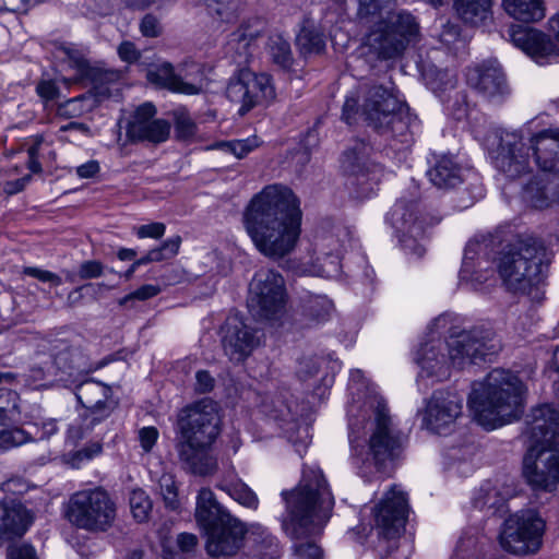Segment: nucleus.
I'll return each instance as SVG.
<instances>
[{
    "label": "nucleus",
    "instance_id": "6e6d98bb",
    "mask_svg": "<svg viewBox=\"0 0 559 559\" xmlns=\"http://www.w3.org/2000/svg\"><path fill=\"white\" fill-rule=\"evenodd\" d=\"M323 365H325V359L322 357H304L298 362V377L301 380H308L310 378L317 377L319 376Z\"/></svg>",
    "mask_w": 559,
    "mask_h": 559
},
{
    "label": "nucleus",
    "instance_id": "f704fd0d",
    "mask_svg": "<svg viewBox=\"0 0 559 559\" xmlns=\"http://www.w3.org/2000/svg\"><path fill=\"white\" fill-rule=\"evenodd\" d=\"M495 0H454L457 16L466 24L480 25L492 16Z\"/></svg>",
    "mask_w": 559,
    "mask_h": 559
},
{
    "label": "nucleus",
    "instance_id": "3c124183",
    "mask_svg": "<svg viewBox=\"0 0 559 559\" xmlns=\"http://www.w3.org/2000/svg\"><path fill=\"white\" fill-rule=\"evenodd\" d=\"M92 99L86 96H79L62 103L58 107V115L64 118H75L90 111Z\"/></svg>",
    "mask_w": 559,
    "mask_h": 559
},
{
    "label": "nucleus",
    "instance_id": "4be33fe9",
    "mask_svg": "<svg viewBox=\"0 0 559 559\" xmlns=\"http://www.w3.org/2000/svg\"><path fill=\"white\" fill-rule=\"evenodd\" d=\"M202 530L206 536V551L212 557L235 555L241 548L247 532L245 525L233 516Z\"/></svg>",
    "mask_w": 559,
    "mask_h": 559
},
{
    "label": "nucleus",
    "instance_id": "ea45409f",
    "mask_svg": "<svg viewBox=\"0 0 559 559\" xmlns=\"http://www.w3.org/2000/svg\"><path fill=\"white\" fill-rule=\"evenodd\" d=\"M342 265L340 263L338 254L324 252L323 257L317 258V263L309 266H304L300 270L301 274L322 276L328 278H336L341 275Z\"/></svg>",
    "mask_w": 559,
    "mask_h": 559
},
{
    "label": "nucleus",
    "instance_id": "a18cd8bd",
    "mask_svg": "<svg viewBox=\"0 0 559 559\" xmlns=\"http://www.w3.org/2000/svg\"><path fill=\"white\" fill-rule=\"evenodd\" d=\"M269 53L273 62L282 68H288L292 64L293 56L290 45L281 35H274L270 37Z\"/></svg>",
    "mask_w": 559,
    "mask_h": 559
},
{
    "label": "nucleus",
    "instance_id": "9d476101",
    "mask_svg": "<svg viewBox=\"0 0 559 559\" xmlns=\"http://www.w3.org/2000/svg\"><path fill=\"white\" fill-rule=\"evenodd\" d=\"M546 248L534 238L520 239L499 253L496 269L503 286L533 302L543 300Z\"/></svg>",
    "mask_w": 559,
    "mask_h": 559
},
{
    "label": "nucleus",
    "instance_id": "bb28decb",
    "mask_svg": "<svg viewBox=\"0 0 559 559\" xmlns=\"http://www.w3.org/2000/svg\"><path fill=\"white\" fill-rule=\"evenodd\" d=\"M427 175L431 183L442 190L453 189L469 177L477 180L475 174L463 169L454 156L448 154L436 156L435 163L428 169Z\"/></svg>",
    "mask_w": 559,
    "mask_h": 559
},
{
    "label": "nucleus",
    "instance_id": "72a5a7b5",
    "mask_svg": "<svg viewBox=\"0 0 559 559\" xmlns=\"http://www.w3.org/2000/svg\"><path fill=\"white\" fill-rule=\"evenodd\" d=\"M515 495L513 484L507 480L495 483L488 481L481 486L477 497L474 499L475 507L483 509H495L502 506L508 499Z\"/></svg>",
    "mask_w": 559,
    "mask_h": 559
},
{
    "label": "nucleus",
    "instance_id": "6ab92c4d",
    "mask_svg": "<svg viewBox=\"0 0 559 559\" xmlns=\"http://www.w3.org/2000/svg\"><path fill=\"white\" fill-rule=\"evenodd\" d=\"M463 400L450 391H436L420 413L421 427L437 435L449 433L462 415Z\"/></svg>",
    "mask_w": 559,
    "mask_h": 559
},
{
    "label": "nucleus",
    "instance_id": "49530a36",
    "mask_svg": "<svg viewBox=\"0 0 559 559\" xmlns=\"http://www.w3.org/2000/svg\"><path fill=\"white\" fill-rule=\"evenodd\" d=\"M257 146H258V140L254 136V138H248L245 140L215 142L207 148L209 150H219V151H223L226 153H230V154L235 155L237 158H242Z\"/></svg>",
    "mask_w": 559,
    "mask_h": 559
},
{
    "label": "nucleus",
    "instance_id": "37998d69",
    "mask_svg": "<svg viewBox=\"0 0 559 559\" xmlns=\"http://www.w3.org/2000/svg\"><path fill=\"white\" fill-rule=\"evenodd\" d=\"M146 76L151 83L179 93V76L178 73H175L171 63L163 62L150 69Z\"/></svg>",
    "mask_w": 559,
    "mask_h": 559
},
{
    "label": "nucleus",
    "instance_id": "4468645a",
    "mask_svg": "<svg viewBox=\"0 0 559 559\" xmlns=\"http://www.w3.org/2000/svg\"><path fill=\"white\" fill-rule=\"evenodd\" d=\"M545 527V521L536 511L518 512L504 522L500 544L515 555L536 552L542 546Z\"/></svg>",
    "mask_w": 559,
    "mask_h": 559
},
{
    "label": "nucleus",
    "instance_id": "c756f323",
    "mask_svg": "<svg viewBox=\"0 0 559 559\" xmlns=\"http://www.w3.org/2000/svg\"><path fill=\"white\" fill-rule=\"evenodd\" d=\"M109 389L97 382L86 381L76 392L79 402L86 408V413H93L100 417H107L115 407V403L108 400Z\"/></svg>",
    "mask_w": 559,
    "mask_h": 559
},
{
    "label": "nucleus",
    "instance_id": "8fccbe9b",
    "mask_svg": "<svg viewBox=\"0 0 559 559\" xmlns=\"http://www.w3.org/2000/svg\"><path fill=\"white\" fill-rule=\"evenodd\" d=\"M332 309L333 302L323 295H310L305 302L306 312L317 321L324 320Z\"/></svg>",
    "mask_w": 559,
    "mask_h": 559
},
{
    "label": "nucleus",
    "instance_id": "39448f33",
    "mask_svg": "<svg viewBox=\"0 0 559 559\" xmlns=\"http://www.w3.org/2000/svg\"><path fill=\"white\" fill-rule=\"evenodd\" d=\"M359 22L369 28L365 46L379 59L400 56L419 36L416 19L406 11H395V0H357Z\"/></svg>",
    "mask_w": 559,
    "mask_h": 559
},
{
    "label": "nucleus",
    "instance_id": "b1692460",
    "mask_svg": "<svg viewBox=\"0 0 559 559\" xmlns=\"http://www.w3.org/2000/svg\"><path fill=\"white\" fill-rule=\"evenodd\" d=\"M226 326L227 329L223 337V348L231 361H243L260 346L261 335L259 331L247 325L239 319H228Z\"/></svg>",
    "mask_w": 559,
    "mask_h": 559
},
{
    "label": "nucleus",
    "instance_id": "4c0bfd02",
    "mask_svg": "<svg viewBox=\"0 0 559 559\" xmlns=\"http://www.w3.org/2000/svg\"><path fill=\"white\" fill-rule=\"evenodd\" d=\"M250 534L254 538V550L247 559H278L281 556L277 539L261 525H252Z\"/></svg>",
    "mask_w": 559,
    "mask_h": 559
},
{
    "label": "nucleus",
    "instance_id": "79ce46f5",
    "mask_svg": "<svg viewBox=\"0 0 559 559\" xmlns=\"http://www.w3.org/2000/svg\"><path fill=\"white\" fill-rule=\"evenodd\" d=\"M104 418L105 417L97 416L93 413L84 412L69 425L67 442L75 445L80 440L91 433L94 427Z\"/></svg>",
    "mask_w": 559,
    "mask_h": 559
},
{
    "label": "nucleus",
    "instance_id": "de8ad7c7",
    "mask_svg": "<svg viewBox=\"0 0 559 559\" xmlns=\"http://www.w3.org/2000/svg\"><path fill=\"white\" fill-rule=\"evenodd\" d=\"M103 451V445L98 441L87 443L80 450L71 451L64 454V461L73 468H80L86 462L98 456Z\"/></svg>",
    "mask_w": 559,
    "mask_h": 559
},
{
    "label": "nucleus",
    "instance_id": "e433bc0d",
    "mask_svg": "<svg viewBox=\"0 0 559 559\" xmlns=\"http://www.w3.org/2000/svg\"><path fill=\"white\" fill-rule=\"evenodd\" d=\"M178 76L179 93L181 94L197 95L206 86L204 68L200 63L193 61L182 63Z\"/></svg>",
    "mask_w": 559,
    "mask_h": 559
},
{
    "label": "nucleus",
    "instance_id": "f257e3e1",
    "mask_svg": "<svg viewBox=\"0 0 559 559\" xmlns=\"http://www.w3.org/2000/svg\"><path fill=\"white\" fill-rule=\"evenodd\" d=\"M300 201L286 186L274 183L254 194L242 214L243 227L264 257L281 259L296 248L301 234Z\"/></svg>",
    "mask_w": 559,
    "mask_h": 559
},
{
    "label": "nucleus",
    "instance_id": "0eeeda50",
    "mask_svg": "<svg viewBox=\"0 0 559 559\" xmlns=\"http://www.w3.org/2000/svg\"><path fill=\"white\" fill-rule=\"evenodd\" d=\"M359 115L380 133L401 136L402 142H408V134L416 124V118L393 86L374 85L367 88L361 103L357 93L350 92L343 106V119L353 123Z\"/></svg>",
    "mask_w": 559,
    "mask_h": 559
},
{
    "label": "nucleus",
    "instance_id": "2f4dec72",
    "mask_svg": "<svg viewBox=\"0 0 559 559\" xmlns=\"http://www.w3.org/2000/svg\"><path fill=\"white\" fill-rule=\"evenodd\" d=\"M230 516L231 515L217 502L211 489H200L197 496L195 520L201 528L219 524V522Z\"/></svg>",
    "mask_w": 559,
    "mask_h": 559
},
{
    "label": "nucleus",
    "instance_id": "f8f14e48",
    "mask_svg": "<svg viewBox=\"0 0 559 559\" xmlns=\"http://www.w3.org/2000/svg\"><path fill=\"white\" fill-rule=\"evenodd\" d=\"M407 511L406 493L399 486H393L374 508V522L379 533L389 539L383 559L409 558V543L405 538L395 539L404 527Z\"/></svg>",
    "mask_w": 559,
    "mask_h": 559
},
{
    "label": "nucleus",
    "instance_id": "e2e57ef3",
    "mask_svg": "<svg viewBox=\"0 0 559 559\" xmlns=\"http://www.w3.org/2000/svg\"><path fill=\"white\" fill-rule=\"evenodd\" d=\"M456 84L455 75L448 70L438 71L436 78L430 82L435 92L452 90Z\"/></svg>",
    "mask_w": 559,
    "mask_h": 559
},
{
    "label": "nucleus",
    "instance_id": "dca6fc26",
    "mask_svg": "<svg viewBox=\"0 0 559 559\" xmlns=\"http://www.w3.org/2000/svg\"><path fill=\"white\" fill-rule=\"evenodd\" d=\"M226 94L233 103L240 105L239 114L245 115L255 106L272 102L275 88L269 74L241 70L230 80Z\"/></svg>",
    "mask_w": 559,
    "mask_h": 559
},
{
    "label": "nucleus",
    "instance_id": "864d4df0",
    "mask_svg": "<svg viewBox=\"0 0 559 559\" xmlns=\"http://www.w3.org/2000/svg\"><path fill=\"white\" fill-rule=\"evenodd\" d=\"M229 496L240 504L257 509L259 499L257 495L243 483H237L228 488Z\"/></svg>",
    "mask_w": 559,
    "mask_h": 559
},
{
    "label": "nucleus",
    "instance_id": "a19ab883",
    "mask_svg": "<svg viewBox=\"0 0 559 559\" xmlns=\"http://www.w3.org/2000/svg\"><path fill=\"white\" fill-rule=\"evenodd\" d=\"M59 52L62 55L61 58L64 66L74 71L71 80L80 81L87 76L90 67L81 50L76 49L73 45H69L61 47Z\"/></svg>",
    "mask_w": 559,
    "mask_h": 559
},
{
    "label": "nucleus",
    "instance_id": "f3484780",
    "mask_svg": "<svg viewBox=\"0 0 559 559\" xmlns=\"http://www.w3.org/2000/svg\"><path fill=\"white\" fill-rule=\"evenodd\" d=\"M465 76L467 85L489 103L500 104L510 95L503 69L495 58L473 63Z\"/></svg>",
    "mask_w": 559,
    "mask_h": 559
},
{
    "label": "nucleus",
    "instance_id": "6e6552de",
    "mask_svg": "<svg viewBox=\"0 0 559 559\" xmlns=\"http://www.w3.org/2000/svg\"><path fill=\"white\" fill-rule=\"evenodd\" d=\"M532 444L523 461V475L534 488L555 490L559 486V409L550 404L532 411Z\"/></svg>",
    "mask_w": 559,
    "mask_h": 559
},
{
    "label": "nucleus",
    "instance_id": "774afa93",
    "mask_svg": "<svg viewBox=\"0 0 559 559\" xmlns=\"http://www.w3.org/2000/svg\"><path fill=\"white\" fill-rule=\"evenodd\" d=\"M8 559H37L35 550L29 545L11 546L7 554Z\"/></svg>",
    "mask_w": 559,
    "mask_h": 559
},
{
    "label": "nucleus",
    "instance_id": "cd10ccee",
    "mask_svg": "<svg viewBox=\"0 0 559 559\" xmlns=\"http://www.w3.org/2000/svg\"><path fill=\"white\" fill-rule=\"evenodd\" d=\"M531 143L536 165L545 173L559 174V128L538 132Z\"/></svg>",
    "mask_w": 559,
    "mask_h": 559
},
{
    "label": "nucleus",
    "instance_id": "09e8293b",
    "mask_svg": "<svg viewBox=\"0 0 559 559\" xmlns=\"http://www.w3.org/2000/svg\"><path fill=\"white\" fill-rule=\"evenodd\" d=\"M158 491L162 496L166 508L178 510L180 500L178 496V487L174 475L169 473L163 474L158 479Z\"/></svg>",
    "mask_w": 559,
    "mask_h": 559
},
{
    "label": "nucleus",
    "instance_id": "aec40b11",
    "mask_svg": "<svg viewBox=\"0 0 559 559\" xmlns=\"http://www.w3.org/2000/svg\"><path fill=\"white\" fill-rule=\"evenodd\" d=\"M342 166L348 175L347 186L356 199H368L376 193L379 170L377 166L368 164L367 155L364 152L356 148L347 151L344 154Z\"/></svg>",
    "mask_w": 559,
    "mask_h": 559
},
{
    "label": "nucleus",
    "instance_id": "4d7b16f0",
    "mask_svg": "<svg viewBox=\"0 0 559 559\" xmlns=\"http://www.w3.org/2000/svg\"><path fill=\"white\" fill-rule=\"evenodd\" d=\"M29 440V433L21 428H12L0 432V449L9 450L24 444Z\"/></svg>",
    "mask_w": 559,
    "mask_h": 559
},
{
    "label": "nucleus",
    "instance_id": "c85d7f7f",
    "mask_svg": "<svg viewBox=\"0 0 559 559\" xmlns=\"http://www.w3.org/2000/svg\"><path fill=\"white\" fill-rule=\"evenodd\" d=\"M31 522L32 518L22 504L0 502V540L22 536Z\"/></svg>",
    "mask_w": 559,
    "mask_h": 559
},
{
    "label": "nucleus",
    "instance_id": "412c9836",
    "mask_svg": "<svg viewBox=\"0 0 559 559\" xmlns=\"http://www.w3.org/2000/svg\"><path fill=\"white\" fill-rule=\"evenodd\" d=\"M509 36L515 47L520 48L537 64L555 62L559 58V47L544 32L522 26H512Z\"/></svg>",
    "mask_w": 559,
    "mask_h": 559
},
{
    "label": "nucleus",
    "instance_id": "0e129e2a",
    "mask_svg": "<svg viewBox=\"0 0 559 559\" xmlns=\"http://www.w3.org/2000/svg\"><path fill=\"white\" fill-rule=\"evenodd\" d=\"M140 32L145 37H158L162 34L159 20L153 14H146L141 20Z\"/></svg>",
    "mask_w": 559,
    "mask_h": 559
},
{
    "label": "nucleus",
    "instance_id": "5fc2aeb1",
    "mask_svg": "<svg viewBox=\"0 0 559 559\" xmlns=\"http://www.w3.org/2000/svg\"><path fill=\"white\" fill-rule=\"evenodd\" d=\"M119 75L116 72H106L102 81L95 86L96 94L100 98L118 97L120 92Z\"/></svg>",
    "mask_w": 559,
    "mask_h": 559
},
{
    "label": "nucleus",
    "instance_id": "2eb2a0df",
    "mask_svg": "<svg viewBox=\"0 0 559 559\" xmlns=\"http://www.w3.org/2000/svg\"><path fill=\"white\" fill-rule=\"evenodd\" d=\"M386 219L395 229L407 254L416 258L425 254L426 249L423 243L425 224L418 216V206L415 200L399 199L389 212Z\"/></svg>",
    "mask_w": 559,
    "mask_h": 559
},
{
    "label": "nucleus",
    "instance_id": "603ef678",
    "mask_svg": "<svg viewBox=\"0 0 559 559\" xmlns=\"http://www.w3.org/2000/svg\"><path fill=\"white\" fill-rule=\"evenodd\" d=\"M130 508L133 518L139 522H143L148 518L152 502L144 490L135 489L130 495Z\"/></svg>",
    "mask_w": 559,
    "mask_h": 559
},
{
    "label": "nucleus",
    "instance_id": "7ed1b4c3",
    "mask_svg": "<svg viewBox=\"0 0 559 559\" xmlns=\"http://www.w3.org/2000/svg\"><path fill=\"white\" fill-rule=\"evenodd\" d=\"M348 417L352 456L359 475L369 478L381 474L388 462L400 456L406 437L378 394L370 395L361 407L350 405Z\"/></svg>",
    "mask_w": 559,
    "mask_h": 559
},
{
    "label": "nucleus",
    "instance_id": "f03ea898",
    "mask_svg": "<svg viewBox=\"0 0 559 559\" xmlns=\"http://www.w3.org/2000/svg\"><path fill=\"white\" fill-rule=\"evenodd\" d=\"M452 316L444 313L429 325L430 338L420 344L414 360L419 367L418 384L428 388L425 380L439 382L450 377L451 366L463 368L490 359L500 348L488 331L480 329L456 331L450 326Z\"/></svg>",
    "mask_w": 559,
    "mask_h": 559
},
{
    "label": "nucleus",
    "instance_id": "69168bd1",
    "mask_svg": "<svg viewBox=\"0 0 559 559\" xmlns=\"http://www.w3.org/2000/svg\"><path fill=\"white\" fill-rule=\"evenodd\" d=\"M158 430L152 426L143 427L139 430L138 438L144 452L148 453L152 451L158 439Z\"/></svg>",
    "mask_w": 559,
    "mask_h": 559
},
{
    "label": "nucleus",
    "instance_id": "9b49d317",
    "mask_svg": "<svg viewBox=\"0 0 559 559\" xmlns=\"http://www.w3.org/2000/svg\"><path fill=\"white\" fill-rule=\"evenodd\" d=\"M66 516L79 528L105 532L116 519V504L102 488L84 489L70 497Z\"/></svg>",
    "mask_w": 559,
    "mask_h": 559
},
{
    "label": "nucleus",
    "instance_id": "a211bd4d",
    "mask_svg": "<svg viewBox=\"0 0 559 559\" xmlns=\"http://www.w3.org/2000/svg\"><path fill=\"white\" fill-rule=\"evenodd\" d=\"M493 282L495 270L489 257V243L486 239L468 241L459 273L460 285L471 290H483Z\"/></svg>",
    "mask_w": 559,
    "mask_h": 559
},
{
    "label": "nucleus",
    "instance_id": "7c9ffc66",
    "mask_svg": "<svg viewBox=\"0 0 559 559\" xmlns=\"http://www.w3.org/2000/svg\"><path fill=\"white\" fill-rule=\"evenodd\" d=\"M522 198L536 209H544L559 201V179L535 176L524 187Z\"/></svg>",
    "mask_w": 559,
    "mask_h": 559
},
{
    "label": "nucleus",
    "instance_id": "680f3d73",
    "mask_svg": "<svg viewBox=\"0 0 559 559\" xmlns=\"http://www.w3.org/2000/svg\"><path fill=\"white\" fill-rule=\"evenodd\" d=\"M439 38L448 48L456 47L462 43L457 25L450 22L443 24Z\"/></svg>",
    "mask_w": 559,
    "mask_h": 559
},
{
    "label": "nucleus",
    "instance_id": "c03bdc74",
    "mask_svg": "<svg viewBox=\"0 0 559 559\" xmlns=\"http://www.w3.org/2000/svg\"><path fill=\"white\" fill-rule=\"evenodd\" d=\"M181 238L179 236L168 238L159 247L150 250L144 257L133 262V264L139 267L151 262L170 259L178 253Z\"/></svg>",
    "mask_w": 559,
    "mask_h": 559
},
{
    "label": "nucleus",
    "instance_id": "c9c22d12",
    "mask_svg": "<svg viewBox=\"0 0 559 559\" xmlns=\"http://www.w3.org/2000/svg\"><path fill=\"white\" fill-rule=\"evenodd\" d=\"M502 8L514 20L532 23L545 17L546 9L543 0H501Z\"/></svg>",
    "mask_w": 559,
    "mask_h": 559
},
{
    "label": "nucleus",
    "instance_id": "473e14b6",
    "mask_svg": "<svg viewBox=\"0 0 559 559\" xmlns=\"http://www.w3.org/2000/svg\"><path fill=\"white\" fill-rule=\"evenodd\" d=\"M205 7L213 26L224 32L238 20L243 4L241 0H205Z\"/></svg>",
    "mask_w": 559,
    "mask_h": 559
},
{
    "label": "nucleus",
    "instance_id": "5701e85b",
    "mask_svg": "<svg viewBox=\"0 0 559 559\" xmlns=\"http://www.w3.org/2000/svg\"><path fill=\"white\" fill-rule=\"evenodd\" d=\"M156 108L151 103L139 106L127 129L131 140L160 143L168 139L170 124L164 119H155Z\"/></svg>",
    "mask_w": 559,
    "mask_h": 559
},
{
    "label": "nucleus",
    "instance_id": "ddd939ff",
    "mask_svg": "<svg viewBox=\"0 0 559 559\" xmlns=\"http://www.w3.org/2000/svg\"><path fill=\"white\" fill-rule=\"evenodd\" d=\"M287 292L283 276L274 270L258 271L249 287L247 300L250 313L275 324L285 314Z\"/></svg>",
    "mask_w": 559,
    "mask_h": 559
},
{
    "label": "nucleus",
    "instance_id": "20e7f679",
    "mask_svg": "<svg viewBox=\"0 0 559 559\" xmlns=\"http://www.w3.org/2000/svg\"><path fill=\"white\" fill-rule=\"evenodd\" d=\"M290 513V524L284 523L294 539V559H324L323 549L311 537L320 535L331 518L334 497L317 466H305L299 485L282 493Z\"/></svg>",
    "mask_w": 559,
    "mask_h": 559
},
{
    "label": "nucleus",
    "instance_id": "1a4fd4ad",
    "mask_svg": "<svg viewBox=\"0 0 559 559\" xmlns=\"http://www.w3.org/2000/svg\"><path fill=\"white\" fill-rule=\"evenodd\" d=\"M523 385L512 372L495 369L473 384L468 406L475 420L491 430L516 419L523 412Z\"/></svg>",
    "mask_w": 559,
    "mask_h": 559
},
{
    "label": "nucleus",
    "instance_id": "338daca9",
    "mask_svg": "<svg viewBox=\"0 0 559 559\" xmlns=\"http://www.w3.org/2000/svg\"><path fill=\"white\" fill-rule=\"evenodd\" d=\"M37 95L45 102L53 100L59 96V88L51 80H43L36 86Z\"/></svg>",
    "mask_w": 559,
    "mask_h": 559
},
{
    "label": "nucleus",
    "instance_id": "13d9d810",
    "mask_svg": "<svg viewBox=\"0 0 559 559\" xmlns=\"http://www.w3.org/2000/svg\"><path fill=\"white\" fill-rule=\"evenodd\" d=\"M175 127L180 139H188L195 132V124L186 111H176Z\"/></svg>",
    "mask_w": 559,
    "mask_h": 559
},
{
    "label": "nucleus",
    "instance_id": "393cba45",
    "mask_svg": "<svg viewBox=\"0 0 559 559\" xmlns=\"http://www.w3.org/2000/svg\"><path fill=\"white\" fill-rule=\"evenodd\" d=\"M493 164L509 178L520 177L527 171L530 167L528 152L516 133H507L501 138Z\"/></svg>",
    "mask_w": 559,
    "mask_h": 559
},
{
    "label": "nucleus",
    "instance_id": "a878e982",
    "mask_svg": "<svg viewBox=\"0 0 559 559\" xmlns=\"http://www.w3.org/2000/svg\"><path fill=\"white\" fill-rule=\"evenodd\" d=\"M264 31V22L259 17L243 20L229 35L228 49L235 52V61L247 63L253 55L254 47Z\"/></svg>",
    "mask_w": 559,
    "mask_h": 559
},
{
    "label": "nucleus",
    "instance_id": "052dcab7",
    "mask_svg": "<svg viewBox=\"0 0 559 559\" xmlns=\"http://www.w3.org/2000/svg\"><path fill=\"white\" fill-rule=\"evenodd\" d=\"M166 226L163 223L155 222L146 225H141L133 228L134 234L140 239L152 238L159 239L164 236Z\"/></svg>",
    "mask_w": 559,
    "mask_h": 559
},
{
    "label": "nucleus",
    "instance_id": "bf43d9fd",
    "mask_svg": "<svg viewBox=\"0 0 559 559\" xmlns=\"http://www.w3.org/2000/svg\"><path fill=\"white\" fill-rule=\"evenodd\" d=\"M22 273L24 275L37 278L43 283H50L53 286H59L62 283V280L58 274L36 266H26L23 269Z\"/></svg>",
    "mask_w": 559,
    "mask_h": 559
},
{
    "label": "nucleus",
    "instance_id": "423d86ee",
    "mask_svg": "<svg viewBox=\"0 0 559 559\" xmlns=\"http://www.w3.org/2000/svg\"><path fill=\"white\" fill-rule=\"evenodd\" d=\"M181 440L177 445L180 461L194 475L206 476L217 468L211 447L219 432L216 404L202 400L185 407L178 419Z\"/></svg>",
    "mask_w": 559,
    "mask_h": 559
},
{
    "label": "nucleus",
    "instance_id": "58836bf2",
    "mask_svg": "<svg viewBox=\"0 0 559 559\" xmlns=\"http://www.w3.org/2000/svg\"><path fill=\"white\" fill-rule=\"evenodd\" d=\"M296 43L301 52H321L325 47L322 31L310 20H306L297 34Z\"/></svg>",
    "mask_w": 559,
    "mask_h": 559
}]
</instances>
